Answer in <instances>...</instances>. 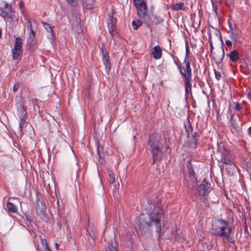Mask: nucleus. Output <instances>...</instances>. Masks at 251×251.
Here are the masks:
<instances>
[{"label":"nucleus","instance_id":"obj_50","mask_svg":"<svg viewBox=\"0 0 251 251\" xmlns=\"http://www.w3.org/2000/svg\"><path fill=\"white\" fill-rule=\"evenodd\" d=\"M216 29V32H215V34L217 36H219L221 40L222 41V35H221V32L220 31V30H219L218 29Z\"/></svg>","mask_w":251,"mask_h":251},{"label":"nucleus","instance_id":"obj_51","mask_svg":"<svg viewBox=\"0 0 251 251\" xmlns=\"http://www.w3.org/2000/svg\"><path fill=\"white\" fill-rule=\"evenodd\" d=\"M41 242L44 247L48 245L47 241L46 239H41Z\"/></svg>","mask_w":251,"mask_h":251},{"label":"nucleus","instance_id":"obj_23","mask_svg":"<svg viewBox=\"0 0 251 251\" xmlns=\"http://www.w3.org/2000/svg\"><path fill=\"white\" fill-rule=\"evenodd\" d=\"M184 126L187 133V138H188L190 137V131H191V133L193 132V128L189 120V116L187 119V121L184 122Z\"/></svg>","mask_w":251,"mask_h":251},{"label":"nucleus","instance_id":"obj_55","mask_svg":"<svg viewBox=\"0 0 251 251\" xmlns=\"http://www.w3.org/2000/svg\"><path fill=\"white\" fill-rule=\"evenodd\" d=\"M226 44L228 46V47H230L232 45V42L230 40H226Z\"/></svg>","mask_w":251,"mask_h":251},{"label":"nucleus","instance_id":"obj_60","mask_svg":"<svg viewBox=\"0 0 251 251\" xmlns=\"http://www.w3.org/2000/svg\"><path fill=\"white\" fill-rule=\"evenodd\" d=\"M208 42L209 43V44H210V43H212V39H211V35L210 33H209V36H208Z\"/></svg>","mask_w":251,"mask_h":251},{"label":"nucleus","instance_id":"obj_17","mask_svg":"<svg viewBox=\"0 0 251 251\" xmlns=\"http://www.w3.org/2000/svg\"><path fill=\"white\" fill-rule=\"evenodd\" d=\"M97 145V153L99 155V163L101 164L102 165L105 164V160L104 158V152H103V148L98 141L96 143Z\"/></svg>","mask_w":251,"mask_h":251},{"label":"nucleus","instance_id":"obj_6","mask_svg":"<svg viewBox=\"0 0 251 251\" xmlns=\"http://www.w3.org/2000/svg\"><path fill=\"white\" fill-rule=\"evenodd\" d=\"M161 138L160 136L153 132L149 134L148 136L147 146L150 149H153L157 147H162L161 145Z\"/></svg>","mask_w":251,"mask_h":251},{"label":"nucleus","instance_id":"obj_11","mask_svg":"<svg viewBox=\"0 0 251 251\" xmlns=\"http://www.w3.org/2000/svg\"><path fill=\"white\" fill-rule=\"evenodd\" d=\"M163 149V146L157 147L153 149H150V151L152 158L153 164L162 159Z\"/></svg>","mask_w":251,"mask_h":251},{"label":"nucleus","instance_id":"obj_38","mask_svg":"<svg viewBox=\"0 0 251 251\" xmlns=\"http://www.w3.org/2000/svg\"><path fill=\"white\" fill-rule=\"evenodd\" d=\"M134 4L135 6H138V7H140L141 6L144 5V3H147L145 0H133Z\"/></svg>","mask_w":251,"mask_h":251},{"label":"nucleus","instance_id":"obj_7","mask_svg":"<svg viewBox=\"0 0 251 251\" xmlns=\"http://www.w3.org/2000/svg\"><path fill=\"white\" fill-rule=\"evenodd\" d=\"M86 237L92 247L95 245L96 236L97 234L96 228L90 223V219L88 220L87 226L86 227Z\"/></svg>","mask_w":251,"mask_h":251},{"label":"nucleus","instance_id":"obj_15","mask_svg":"<svg viewBox=\"0 0 251 251\" xmlns=\"http://www.w3.org/2000/svg\"><path fill=\"white\" fill-rule=\"evenodd\" d=\"M17 114L19 117L27 118V112L26 107L25 106L24 102L23 100L19 101L17 104Z\"/></svg>","mask_w":251,"mask_h":251},{"label":"nucleus","instance_id":"obj_1","mask_svg":"<svg viewBox=\"0 0 251 251\" xmlns=\"http://www.w3.org/2000/svg\"><path fill=\"white\" fill-rule=\"evenodd\" d=\"M147 213L149 217V221L145 217L144 214L137 217L134 221V226L137 234L139 236H147L151 233V226L153 224L156 227V232L160 236L162 219L164 213L159 206L150 203L146 208Z\"/></svg>","mask_w":251,"mask_h":251},{"label":"nucleus","instance_id":"obj_27","mask_svg":"<svg viewBox=\"0 0 251 251\" xmlns=\"http://www.w3.org/2000/svg\"><path fill=\"white\" fill-rule=\"evenodd\" d=\"M6 206L9 213H15L17 211L16 206L12 202H7L6 203Z\"/></svg>","mask_w":251,"mask_h":251},{"label":"nucleus","instance_id":"obj_32","mask_svg":"<svg viewBox=\"0 0 251 251\" xmlns=\"http://www.w3.org/2000/svg\"><path fill=\"white\" fill-rule=\"evenodd\" d=\"M73 30L76 32L77 33H79L82 31L81 28L80 27V22L76 21V24L73 25Z\"/></svg>","mask_w":251,"mask_h":251},{"label":"nucleus","instance_id":"obj_61","mask_svg":"<svg viewBox=\"0 0 251 251\" xmlns=\"http://www.w3.org/2000/svg\"><path fill=\"white\" fill-rule=\"evenodd\" d=\"M246 115H249V111L248 109L247 108H245V113H244Z\"/></svg>","mask_w":251,"mask_h":251},{"label":"nucleus","instance_id":"obj_33","mask_svg":"<svg viewBox=\"0 0 251 251\" xmlns=\"http://www.w3.org/2000/svg\"><path fill=\"white\" fill-rule=\"evenodd\" d=\"M142 24V22L141 20L133 21L132 22V25L134 30H137Z\"/></svg>","mask_w":251,"mask_h":251},{"label":"nucleus","instance_id":"obj_20","mask_svg":"<svg viewBox=\"0 0 251 251\" xmlns=\"http://www.w3.org/2000/svg\"><path fill=\"white\" fill-rule=\"evenodd\" d=\"M220 221H223V219H218L216 220H215L214 224H212L211 228L210 229V233L212 235H216V233L217 232V231H219L220 230V227L219 226L220 223Z\"/></svg>","mask_w":251,"mask_h":251},{"label":"nucleus","instance_id":"obj_12","mask_svg":"<svg viewBox=\"0 0 251 251\" xmlns=\"http://www.w3.org/2000/svg\"><path fill=\"white\" fill-rule=\"evenodd\" d=\"M187 168L188 170V173L191 178H192V181L194 183H197L198 180L196 177L195 169L197 168V165L196 163L193 164L191 160H188L187 161Z\"/></svg>","mask_w":251,"mask_h":251},{"label":"nucleus","instance_id":"obj_22","mask_svg":"<svg viewBox=\"0 0 251 251\" xmlns=\"http://www.w3.org/2000/svg\"><path fill=\"white\" fill-rule=\"evenodd\" d=\"M26 45L28 46V50L31 52H33L38 48V46L37 40L27 41Z\"/></svg>","mask_w":251,"mask_h":251},{"label":"nucleus","instance_id":"obj_42","mask_svg":"<svg viewBox=\"0 0 251 251\" xmlns=\"http://www.w3.org/2000/svg\"><path fill=\"white\" fill-rule=\"evenodd\" d=\"M21 87V83L19 81H17L14 84L13 87V91L14 92H16Z\"/></svg>","mask_w":251,"mask_h":251},{"label":"nucleus","instance_id":"obj_31","mask_svg":"<svg viewBox=\"0 0 251 251\" xmlns=\"http://www.w3.org/2000/svg\"><path fill=\"white\" fill-rule=\"evenodd\" d=\"M184 4L183 3H176L173 5L172 9L177 11L184 9Z\"/></svg>","mask_w":251,"mask_h":251},{"label":"nucleus","instance_id":"obj_28","mask_svg":"<svg viewBox=\"0 0 251 251\" xmlns=\"http://www.w3.org/2000/svg\"><path fill=\"white\" fill-rule=\"evenodd\" d=\"M106 251H118V247L115 242L111 240L109 243Z\"/></svg>","mask_w":251,"mask_h":251},{"label":"nucleus","instance_id":"obj_24","mask_svg":"<svg viewBox=\"0 0 251 251\" xmlns=\"http://www.w3.org/2000/svg\"><path fill=\"white\" fill-rule=\"evenodd\" d=\"M103 63L105 66V70L107 73H109L111 70V63L110 62L109 57L108 56H104L102 57Z\"/></svg>","mask_w":251,"mask_h":251},{"label":"nucleus","instance_id":"obj_16","mask_svg":"<svg viewBox=\"0 0 251 251\" xmlns=\"http://www.w3.org/2000/svg\"><path fill=\"white\" fill-rule=\"evenodd\" d=\"M212 58L217 64H220L223 60L225 56V51L223 47H222V50L217 51L213 53Z\"/></svg>","mask_w":251,"mask_h":251},{"label":"nucleus","instance_id":"obj_52","mask_svg":"<svg viewBox=\"0 0 251 251\" xmlns=\"http://www.w3.org/2000/svg\"><path fill=\"white\" fill-rule=\"evenodd\" d=\"M242 108V107L240 106V104L238 102L236 103V105L235 107V109L240 111Z\"/></svg>","mask_w":251,"mask_h":251},{"label":"nucleus","instance_id":"obj_4","mask_svg":"<svg viewBox=\"0 0 251 251\" xmlns=\"http://www.w3.org/2000/svg\"><path fill=\"white\" fill-rule=\"evenodd\" d=\"M0 16L3 18L5 21L17 19L11 5L7 2H5L3 5H0Z\"/></svg>","mask_w":251,"mask_h":251},{"label":"nucleus","instance_id":"obj_8","mask_svg":"<svg viewBox=\"0 0 251 251\" xmlns=\"http://www.w3.org/2000/svg\"><path fill=\"white\" fill-rule=\"evenodd\" d=\"M116 14L113 8H112L111 12L108 15V20H107V25L108 30L111 36L113 37L116 31L117 19L114 17V15Z\"/></svg>","mask_w":251,"mask_h":251},{"label":"nucleus","instance_id":"obj_41","mask_svg":"<svg viewBox=\"0 0 251 251\" xmlns=\"http://www.w3.org/2000/svg\"><path fill=\"white\" fill-rule=\"evenodd\" d=\"M36 40L35 39V33H27V37L26 39V42L31 41V40Z\"/></svg>","mask_w":251,"mask_h":251},{"label":"nucleus","instance_id":"obj_26","mask_svg":"<svg viewBox=\"0 0 251 251\" xmlns=\"http://www.w3.org/2000/svg\"><path fill=\"white\" fill-rule=\"evenodd\" d=\"M22 49L14 47V49L12 50V58L14 60L18 59L20 54H21L22 51Z\"/></svg>","mask_w":251,"mask_h":251},{"label":"nucleus","instance_id":"obj_64","mask_svg":"<svg viewBox=\"0 0 251 251\" xmlns=\"http://www.w3.org/2000/svg\"><path fill=\"white\" fill-rule=\"evenodd\" d=\"M103 46H105L103 44H102L101 46H100V49L101 50V49H103Z\"/></svg>","mask_w":251,"mask_h":251},{"label":"nucleus","instance_id":"obj_40","mask_svg":"<svg viewBox=\"0 0 251 251\" xmlns=\"http://www.w3.org/2000/svg\"><path fill=\"white\" fill-rule=\"evenodd\" d=\"M230 38L232 41L236 42L237 41V33L235 34L233 31H230Z\"/></svg>","mask_w":251,"mask_h":251},{"label":"nucleus","instance_id":"obj_25","mask_svg":"<svg viewBox=\"0 0 251 251\" xmlns=\"http://www.w3.org/2000/svg\"><path fill=\"white\" fill-rule=\"evenodd\" d=\"M81 1L86 9H92L95 6V0H82Z\"/></svg>","mask_w":251,"mask_h":251},{"label":"nucleus","instance_id":"obj_21","mask_svg":"<svg viewBox=\"0 0 251 251\" xmlns=\"http://www.w3.org/2000/svg\"><path fill=\"white\" fill-rule=\"evenodd\" d=\"M162 50L159 46H155L153 47L152 52H151L153 58L158 60L161 58L162 56Z\"/></svg>","mask_w":251,"mask_h":251},{"label":"nucleus","instance_id":"obj_29","mask_svg":"<svg viewBox=\"0 0 251 251\" xmlns=\"http://www.w3.org/2000/svg\"><path fill=\"white\" fill-rule=\"evenodd\" d=\"M107 173L109 176V181L110 183L113 184L115 182V174L113 171L110 170L109 169H107Z\"/></svg>","mask_w":251,"mask_h":251},{"label":"nucleus","instance_id":"obj_2","mask_svg":"<svg viewBox=\"0 0 251 251\" xmlns=\"http://www.w3.org/2000/svg\"><path fill=\"white\" fill-rule=\"evenodd\" d=\"M176 64L178 67V69L184 82L185 94L188 95L191 93L192 73L190 66V61L189 59H184L183 64H185V66L184 67H181L176 63Z\"/></svg>","mask_w":251,"mask_h":251},{"label":"nucleus","instance_id":"obj_47","mask_svg":"<svg viewBox=\"0 0 251 251\" xmlns=\"http://www.w3.org/2000/svg\"><path fill=\"white\" fill-rule=\"evenodd\" d=\"M228 114L230 116V118L232 117V118H234V116L235 115V113H233L231 110V108L230 107H229L228 109Z\"/></svg>","mask_w":251,"mask_h":251},{"label":"nucleus","instance_id":"obj_59","mask_svg":"<svg viewBox=\"0 0 251 251\" xmlns=\"http://www.w3.org/2000/svg\"><path fill=\"white\" fill-rule=\"evenodd\" d=\"M248 98L251 100V90L248 92L247 94Z\"/></svg>","mask_w":251,"mask_h":251},{"label":"nucleus","instance_id":"obj_13","mask_svg":"<svg viewBox=\"0 0 251 251\" xmlns=\"http://www.w3.org/2000/svg\"><path fill=\"white\" fill-rule=\"evenodd\" d=\"M137 10V14L139 17L142 19H144L145 22L147 24V26L150 27L149 21L146 20V18L148 16V7L147 3H144V5L138 7V6H135Z\"/></svg>","mask_w":251,"mask_h":251},{"label":"nucleus","instance_id":"obj_54","mask_svg":"<svg viewBox=\"0 0 251 251\" xmlns=\"http://www.w3.org/2000/svg\"><path fill=\"white\" fill-rule=\"evenodd\" d=\"M232 3V0H226L225 1V5L229 6Z\"/></svg>","mask_w":251,"mask_h":251},{"label":"nucleus","instance_id":"obj_10","mask_svg":"<svg viewBox=\"0 0 251 251\" xmlns=\"http://www.w3.org/2000/svg\"><path fill=\"white\" fill-rule=\"evenodd\" d=\"M197 191L199 195L204 197L210 192L211 184L204 178L198 185Z\"/></svg>","mask_w":251,"mask_h":251},{"label":"nucleus","instance_id":"obj_43","mask_svg":"<svg viewBox=\"0 0 251 251\" xmlns=\"http://www.w3.org/2000/svg\"><path fill=\"white\" fill-rule=\"evenodd\" d=\"M100 53L102 54V57H104V56L106 57L109 56L105 46H103V49H101Z\"/></svg>","mask_w":251,"mask_h":251},{"label":"nucleus","instance_id":"obj_14","mask_svg":"<svg viewBox=\"0 0 251 251\" xmlns=\"http://www.w3.org/2000/svg\"><path fill=\"white\" fill-rule=\"evenodd\" d=\"M191 135L192 138L188 142L189 148L193 150H196L200 143L199 139L200 135L198 132H194V133L192 132Z\"/></svg>","mask_w":251,"mask_h":251},{"label":"nucleus","instance_id":"obj_46","mask_svg":"<svg viewBox=\"0 0 251 251\" xmlns=\"http://www.w3.org/2000/svg\"><path fill=\"white\" fill-rule=\"evenodd\" d=\"M230 234H228V237H224L223 238H226L230 243H231L232 244L234 245L235 241L232 237L230 236Z\"/></svg>","mask_w":251,"mask_h":251},{"label":"nucleus","instance_id":"obj_57","mask_svg":"<svg viewBox=\"0 0 251 251\" xmlns=\"http://www.w3.org/2000/svg\"><path fill=\"white\" fill-rule=\"evenodd\" d=\"M26 220L29 221L30 223L32 222V219L30 216H28L27 215H25Z\"/></svg>","mask_w":251,"mask_h":251},{"label":"nucleus","instance_id":"obj_9","mask_svg":"<svg viewBox=\"0 0 251 251\" xmlns=\"http://www.w3.org/2000/svg\"><path fill=\"white\" fill-rule=\"evenodd\" d=\"M220 228L216 233L217 236L220 237H228V234L231 232V227L228 222L223 220L220 221Z\"/></svg>","mask_w":251,"mask_h":251},{"label":"nucleus","instance_id":"obj_35","mask_svg":"<svg viewBox=\"0 0 251 251\" xmlns=\"http://www.w3.org/2000/svg\"><path fill=\"white\" fill-rule=\"evenodd\" d=\"M22 39L21 37H18L15 40V44L14 47L22 49Z\"/></svg>","mask_w":251,"mask_h":251},{"label":"nucleus","instance_id":"obj_3","mask_svg":"<svg viewBox=\"0 0 251 251\" xmlns=\"http://www.w3.org/2000/svg\"><path fill=\"white\" fill-rule=\"evenodd\" d=\"M218 161L225 164H229L235 166L233 162L234 157L224 146L218 145Z\"/></svg>","mask_w":251,"mask_h":251},{"label":"nucleus","instance_id":"obj_34","mask_svg":"<svg viewBox=\"0 0 251 251\" xmlns=\"http://www.w3.org/2000/svg\"><path fill=\"white\" fill-rule=\"evenodd\" d=\"M42 24H43L44 27L46 28V29L50 33V35L51 36H53V31L51 29V27L50 24H48L46 22H42Z\"/></svg>","mask_w":251,"mask_h":251},{"label":"nucleus","instance_id":"obj_18","mask_svg":"<svg viewBox=\"0 0 251 251\" xmlns=\"http://www.w3.org/2000/svg\"><path fill=\"white\" fill-rule=\"evenodd\" d=\"M230 126L231 127L230 130L233 134L237 135L239 133V126L237 124L236 120L235 118H230Z\"/></svg>","mask_w":251,"mask_h":251},{"label":"nucleus","instance_id":"obj_56","mask_svg":"<svg viewBox=\"0 0 251 251\" xmlns=\"http://www.w3.org/2000/svg\"><path fill=\"white\" fill-rule=\"evenodd\" d=\"M228 25L230 31H233V27L232 26L231 22L229 21H228Z\"/></svg>","mask_w":251,"mask_h":251},{"label":"nucleus","instance_id":"obj_30","mask_svg":"<svg viewBox=\"0 0 251 251\" xmlns=\"http://www.w3.org/2000/svg\"><path fill=\"white\" fill-rule=\"evenodd\" d=\"M26 28L27 33H34L35 31L33 30V25L30 20H27L26 22Z\"/></svg>","mask_w":251,"mask_h":251},{"label":"nucleus","instance_id":"obj_49","mask_svg":"<svg viewBox=\"0 0 251 251\" xmlns=\"http://www.w3.org/2000/svg\"><path fill=\"white\" fill-rule=\"evenodd\" d=\"M209 45H210V56L212 57V55H213V50H214L213 43H210V44H209Z\"/></svg>","mask_w":251,"mask_h":251},{"label":"nucleus","instance_id":"obj_62","mask_svg":"<svg viewBox=\"0 0 251 251\" xmlns=\"http://www.w3.org/2000/svg\"><path fill=\"white\" fill-rule=\"evenodd\" d=\"M248 133L251 137V126L248 129Z\"/></svg>","mask_w":251,"mask_h":251},{"label":"nucleus","instance_id":"obj_39","mask_svg":"<svg viewBox=\"0 0 251 251\" xmlns=\"http://www.w3.org/2000/svg\"><path fill=\"white\" fill-rule=\"evenodd\" d=\"M153 17L154 19L156 20V22L154 24L155 25L160 24L161 23L164 21V20L162 18L158 16L154 15Z\"/></svg>","mask_w":251,"mask_h":251},{"label":"nucleus","instance_id":"obj_48","mask_svg":"<svg viewBox=\"0 0 251 251\" xmlns=\"http://www.w3.org/2000/svg\"><path fill=\"white\" fill-rule=\"evenodd\" d=\"M57 206H58V208H57L58 209V214L60 217H61L63 213H62L61 209H60V206L59 205L58 201H57Z\"/></svg>","mask_w":251,"mask_h":251},{"label":"nucleus","instance_id":"obj_63","mask_svg":"<svg viewBox=\"0 0 251 251\" xmlns=\"http://www.w3.org/2000/svg\"><path fill=\"white\" fill-rule=\"evenodd\" d=\"M70 3L72 4L74 2V0H67Z\"/></svg>","mask_w":251,"mask_h":251},{"label":"nucleus","instance_id":"obj_44","mask_svg":"<svg viewBox=\"0 0 251 251\" xmlns=\"http://www.w3.org/2000/svg\"><path fill=\"white\" fill-rule=\"evenodd\" d=\"M201 202L207 207L209 205L208 200L205 197H202L201 198Z\"/></svg>","mask_w":251,"mask_h":251},{"label":"nucleus","instance_id":"obj_53","mask_svg":"<svg viewBox=\"0 0 251 251\" xmlns=\"http://www.w3.org/2000/svg\"><path fill=\"white\" fill-rule=\"evenodd\" d=\"M244 232L246 234H247L248 235L249 234V230H248V226L246 223L245 224V227H244Z\"/></svg>","mask_w":251,"mask_h":251},{"label":"nucleus","instance_id":"obj_45","mask_svg":"<svg viewBox=\"0 0 251 251\" xmlns=\"http://www.w3.org/2000/svg\"><path fill=\"white\" fill-rule=\"evenodd\" d=\"M214 74L215 75V78L218 80H219L221 79V75L220 72L217 71L215 69L214 70Z\"/></svg>","mask_w":251,"mask_h":251},{"label":"nucleus","instance_id":"obj_36","mask_svg":"<svg viewBox=\"0 0 251 251\" xmlns=\"http://www.w3.org/2000/svg\"><path fill=\"white\" fill-rule=\"evenodd\" d=\"M185 49H186V54H185V59H189V54H190V49H189L188 41L187 40H185Z\"/></svg>","mask_w":251,"mask_h":251},{"label":"nucleus","instance_id":"obj_58","mask_svg":"<svg viewBox=\"0 0 251 251\" xmlns=\"http://www.w3.org/2000/svg\"><path fill=\"white\" fill-rule=\"evenodd\" d=\"M44 251H51L50 248L49 247V245L46 246L45 247H44Z\"/></svg>","mask_w":251,"mask_h":251},{"label":"nucleus","instance_id":"obj_5","mask_svg":"<svg viewBox=\"0 0 251 251\" xmlns=\"http://www.w3.org/2000/svg\"><path fill=\"white\" fill-rule=\"evenodd\" d=\"M35 207L37 215L41 219H46L47 217L46 206L45 202L42 199L41 196L39 195H37Z\"/></svg>","mask_w":251,"mask_h":251},{"label":"nucleus","instance_id":"obj_37","mask_svg":"<svg viewBox=\"0 0 251 251\" xmlns=\"http://www.w3.org/2000/svg\"><path fill=\"white\" fill-rule=\"evenodd\" d=\"M20 118V123H19V128L20 131H22L23 128L24 127V124L25 123L26 120L27 118L23 117H19Z\"/></svg>","mask_w":251,"mask_h":251},{"label":"nucleus","instance_id":"obj_19","mask_svg":"<svg viewBox=\"0 0 251 251\" xmlns=\"http://www.w3.org/2000/svg\"><path fill=\"white\" fill-rule=\"evenodd\" d=\"M227 55L233 62H237L239 61V63H242V60L239 58L238 52L236 50L231 51Z\"/></svg>","mask_w":251,"mask_h":251}]
</instances>
